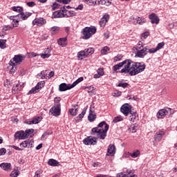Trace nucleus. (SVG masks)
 <instances>
[{
	"mask_svg": "<svg viewBox=\"0 0 177 177\" xmlns=\"http://www.w3.org/2000/svg\"><path fill=\"white\" fill-rule=\"evenodd\" d=\"M50 56V54H41V57H42V59H48V57H49Z\"/></svg>",
	"mask_w": 177,
	"mask_h": 177,
	"instance_id": "61",
	"label": "nucleus"
},
{
	"mask_svg": "<svg viewBox=\"0 0 177 177\" xmlns=\"http://www.w3.org/2000/svg\"><path fill=\"white\" fill-rule=\"evenodd\" d=\"M60 100H62V99L59 97H56L54 99V102L55 103V106H58V104H60Z\"/></svg>",
	"mask_w": 177,
	"mask_h": 177,
	"instance_id": "53",
	"label": "nucleus"
},
{
	"mask_svg": "<svg viewBox=\"0 0 177 177\" xmlns=\"http://www.w3.org/2000/svg\"><path fill=\"white\" fill-rule=\"evenodd\" d=\"M4 86H6V88H9V86H10V81H8V80H6L4 82Z\"/></svg>",
	"mask_w": 177,
	"mask_h": 177,
	"instance_id": "60",
	"label": "nucleus"
},
{
	"mask_svg": "<svg viewBox=\"0 0 177 177\" xmlns=\"http://www.w3.org/2000/svg\"><path fill=\"white\" fill-rule=\"evenodd\" d=\"M122 94V92L119 91H116L115 92L113 93L112 95L115 97H119V96H121Z\"/></svg>",
	"mask_w": 177,
	"mask_h": 177,
	"instance_id": "51",
	"label": "nucleus"
},
{
	"mask_svg": "<svg viewBox=\"0 0 177 177\" xmlns=\"http://www.w3.org/2000/svg\"><path fill=\"white\" fill-rule=\"evenodd\" d=\"M24 59H26V56L22 55H15L12 60L15 62L14 63L15 64V66H17V64H21Z\"/></svg>",
	"mask_w": 177,
	"mask_h": 177,
	"instance_id": "12",
	"label": "nucleus"
},
{
	"mask_svg": "<svg viewBox=\"0 0 177 177\" xmlns=\"http://www.w3.org/2000/svg\"><path fill=\"white\" fill-rule=\"evenodd\" d=\"M0 167L4 171H12V165L8 162H3L0 164Z\"/></svg>",
	"mask_w": 177,
	"mask_h": 177,
	"instance_id": "21",
	"label": "nucleus"
},
{
	"mask_svg": "<svg viewBox=\"0 0 177 177\" xmlns=\"http://www.w3.org/2000/svg\"><path fill=\"white\" fill-rule=\"evenodd\" d=\"M148 50H149V46L142 47V48L137 50L136 55L137 56V57H140L143 59V57H145L146 55H147Z\"/></svg>",
	"mask_w": 177,
	"mask_h": 177,
	"instance_id": "9",
	"label": "nucleus"
},
{
	"mask_svg": "<svg viewBox=\"0 0 177 177\" xmlns=\"http://www.w3.org/2000/svg\"><path fill=\"white\" fill-rule=\"evenodd\" d=\"M147 52H149V53H156V52H157V48H149L148 47Z\"/></svg>",
	"mask_w": 177,
	"mask_h": 177,
	"instance_id": "57",
	"label": "nucleus"
},
{
	"mask_svg": "<svg viewBox=\"0 0 177 177\" xmlns=\"http://www.w3.org/2000/svg\"><path fill=\"white\" fill-rule=\"evenodd\" d=\"M20 174V171L17 169H15L11 172L10 176L17 177L19 176V174Z\"/></svg>",
	"mask_w": 177,
	"mask_h": 177,
	"instance_id": "45",
	"label": "nucleus"
},
{
	"mask_svg": "<svg viewBox=\"0 0 177 177\" xmlns=\"http://www.w3.org/2000/svg\"><path fill=\"white\" fill-rule=\"evenodd\" d=\"M48 38H49V35L46 34L43 35L41 37V39H42L43 41H46V39H48Z\"/></svg>",
	"mask_w": 177,
	"mask_h": 177,
	"instance_id": "59",
	"label": "nucleus"
},
{
	"mask_svg": "<svg viewBox=\"0 0 177 177\" xmlns=\"http://www.w3.org/2000/svg\"><path fill=\"white\" fill-rule=\"evenodd\" d=\"M143 42L139 41L137 44V46L135 47L136 52L138 50H140V49L143 48Z\"/></svg>",
	"mask_w": 177,
	"mask_h": 177,
	"instance_id": "43",
	"label": "nucleus"
},
{
	"mask_svg": "<svg viewBox=\"0 0 177 177\" xmlns=\"http://www.w3.org/2000/svg\"><path fill=\"white\" fill-rule=\"evenodd\" d=\"M78 105H73V108L68 110V113L71 114V115H73V117H75V115L78 114V109L75 108Z\"/></svg>",
	"mask_w": 177,
	"mask_h": 177,
	"instance_id": "24",
	"label": "nucleus"
},
{
	"mask_svg": "<svg viewBox=\"0 0 177 177\" xmlns=\"http://www.w3.org/2000/svg\"><path fill=\"white\" fill-rule=\"evenodd\" d=\"M27 5L29 6V8H34L35 6V2L34 1H29L27 3Z\"/></svg>",
	"mask_w": 177,
	"mask_h": 177,
	"instance_id": "58",
	"label": "nucleus"
},
{
	"mask_svg": "<svg viewBox=\"0 0 177 177\" xmlns=\"http://www.w3.org/2000/svg\"><path fill=\"white\" fill-rule=\"evenodd\" d=\"M41 120H42V117L38 116V117L34 118L32 120L27 121L26 124L28 125H32V124H39Z\"/></svg>",
	"mask_w": 177,
	"mask_h": 177,
	"instance_id": "20",
	"label": "nucleus"
},
{
	"mask_svg": "<svg viewBox=\"0 0 177 177\" xmlns=\"http://www.w3.org/2000/svg\"><path fill=\"white\" fill-rule=\"evenodd\" d=\"M84 81V77H79L76 81H75L72 84H68L66 83H62L59 85V89L60 92H64L66 91H68V89H73L74 86H77L80 82H82Z\"/></svg>",
	"mask_w": 177,
	"mask_h": 177,
	"instance_id": "4",
	"label": "nucleus"
},
{
	"mask_svg": "<svg viewBox=\"0 0 177 177\" xmlns=\"http://www.w3.org/2000/svg\"><path fill=\"white\" fill-rule=\"evenodd\" d=\"M15 17H15V16L10 17V20H12L11 24L14 28L15 27H19V20L15 19Z\"/></svg>",
	"mask_w": 177,
	"mask_h": 177,
	"instance_id": "27",
	"label": "nucleus"
},
{
	"mask_svg": "<svg viewBox=\"0 0 177 177\" xmlns=\"http://www.w3.org/2000/svg\"><path fill=\"white\" fill-rule=\"evenodd\" d=\"M62 13L64 15V17L67 16V12H68L67 10H66V6L63 7V9L60 10Z\"/></svg>",
	"mask_w": 177,
	"mask_h": 177,
	"instance_id": "55",
	"label": "nucleus"
},
{
	"mask_svg": "<svg viewBox=\"0 0 177 177\" xmlns=\"http://www.w3.org/2000/svg\"><path fill=\"white\" fill-rule=\"evenodd\" d=\"M142 37L144 38V39H146V38H147V37H149V32H145L143 33Z\"/></svg>",
	"mask_w": 177,
	"mask_h": 177,
	"instance_id": "64",
	"label": "nucleus"
},
{
	"mask_svg": "<svg viewBox=\"0 0 177 177\" xmlns=\"http://www.w3.org/2000/svg\"><path fill=\"white\" fill-rule=\"evenodd\" d=\"M57 44L62 48L67 46V37H62L57 40Z\"/></svg>",
	"mask_w": 177,
	"mask_h": 177,
	"instance_id": "22",
	"label": "nucleus"
},
{
	"mask_svg": "<svg viewBox=\"0 0 177 177\" xmlns=\"http://www.w3.org/2000/svg\"><path fill=\"white\" fill-rule=\"evenodd\" d=\"M97 74H99L102 77V75H103V74H104L103 69H102V68L98 69Z\"/></svg>",
	"mask_w": 177,
	"mask_h": 177,
	"instance_id": "63",
	"label": "nucleus"
},
{
	"mask_svg": "<svg viewBox=\"0 0 177 177\" xmlns=\"http://www.w3.org/2000/svg\"><path fill=\"white\" fill-rule=\"evenodd\" d=\"M84 52L86 53V57H88L90 55H93V53L95 52V49H93V48H86Z\"/></svg>",
	"mask_w": 177,
	"mask_h": 177,
	"instance_id": "34",
	"label": "nucleus"
},
{
	"mask_svg": "<svg viewBox=\"0 0 177 177\" xmlns=\"http://www.w3.org/2000/svg\"><path fill=\"white\" fill-rule=\"evenodd\" d=\"M149 19L152 24H158L160 23V18L154 13L149 15Z\"/></svg>",
	"mask_w": 177,
	"mask_h": 177,
	"instance_id": "17",
	"label": "nucleus"
},
{
	"mask_svg": "<svg viewBox=\"0 0 177 177\" xmlns=\"http://www.w3.org/2000/svg\"><path fill=\"white\" fill-rule=\"evenodd\" d=\"M13 12H17V13H19L17 15H15V17H19V19H21V20H27L28 17L32 15L31 12H26L24 13V9L20 6H13L11 8Z\"/></svg>",
	"mask_w": 177,
	"mask_h": 177,
	"instance_id": "3",
	"label": "nucleus"
},
{
	"mask_svg": "<svg viewBox=\"0 0 177 177\" xmlns=\"http://www.w3.org/2000/svg\"><path fill=\"white\" fill-rule=\"evenodd\" d=\"M124 68L120 71L122 74H129L131 76L135 75V62L131 59L123 61Z\"/></svg>",
	"mask_w": 177,
	"mask_h": 177,
	"instance_id": "2",
	"label": "nucleus"
},
{
	"mask_svg": "<svg viewBox=\"0 0 177 177\" xmlns=\"http://www.w3.org/2000/svg\"><path fill=\"white\" fill-rule=\"evenodd\" d=\"M109 50H110V48L109 46H104L100 51L101 55H107Z\"/></svg>",
	"mask_w": 177,
	"mask_h": 177,
	"instance_id": "41",
	"label": "nucleus"
},
{
	"mask_svg": "<svg viewBox=\"0 0 177 177\" xmlns=\"http://www.w3.org/2000/svg\"><path fill=\"white\" fill-rule=\"evenodd\" d=\"M6 154V149L1 148L0 149V156H5Z\"/></svg>",
	"mask_w": 177,
	"mask_h": 177,
	"instance_id": "56",
	"label": "nucleus"
},
{
	"mask_svg": "<svg viewBox=\"0 0 177 177\" xmlns=\"http://www.w3.org/2000/svg\"><path fill=\"white\" fill-rule=\"evenodd\" d=\"M60 8V4L57 3H53L52 5V10H56V9H59Z\"/></svg>",
	"mask_w": 177,
	"mask_h": 177,
	"instance_id": "49",
	"label": "nucleus"
},
{
	"mask_svg": "<svg viewBox=\"0 0 177 177\" xmlns=\"http://www.w3.org/2000/svg\"><path fill=\"white\" fill-rule=\"evenodd\" d=\"M116 177H138V176L133 174V176H129L127 174H124V173H119L117 174Z\"/></svg>",
	"mask_w": 177,
	"mask_h": 177,
	"instance_id": "42",
	"label": "nucleus"
},
{
	"mask_svg": "<svg viewBox=\"0 0 177 177\" xmlns=\"http://www.w3.org/2000/svg\"><path fill=\"white\" fill-rule=\"evenodd\" d=\"M109 126L106 123V122H101L97 127H94L92 129L91 132L93 135L97 133V138L104 140L106 136H107V131H109Z\"/></svg>",
	"mask_w": 177,
	"mask_h": 177,
	"instance_id": "1",
	"label": "nucleus"
},
{
	"mask_svg": "<svg viewBox=\"0 0 177 177\" xmlns=\"http://www.w3.org/2000/svg\"><path fill=\"white\" fill-rule=\"evenodd\" d=\"M20 91H21V84H17L12 88V92L14 95H16V93H19Z\"/></svg>",
	"mask_w": 177,
	"mask_h": 177,
	"instance_id": "25",
	"label": "nucleus"
},
{
	"mask_svg": "<svg viewBox=\"0 0 177 177\" xmlns=\"http://www.w3.org/2000/svg\"><path fill=\"white\" fill-rule=\"evenodd\" d=\"M109 19H110V16L109 15L106 14L104 15L99 22L100 27H106V24L109 21Z\"/></svg>",
	"mask_w": 177,
	"mask_h": 177,
	"instance_id": "15",
	"label": "nucleus"
},
{
	"mask_svg": "<svg viewBox=\"0 0 177 177\" xmlns=\"http://www.w3.org/2000/svg\"><path fill=\"white\" fill-rule=\"evenodd\" d=\"M51 35H56V34H59V31H60V27L59 26H53L50 30Z\"/></svg>",
	"mask_w": 177,
	"mask_h": 177,
	"instance_id": "28",
	"label": "nucleus"
},
{
	"mask_svg": "<svg viewBox=\"0 0 177 177\" xmlns=\"http://www.w3.org/2000/svg\"><path fill=\"white\" fill-rule=\"evenodd\" d=\"M88 118L90 122H93V121L96 120V114H95V109H93H93L90 108L89 115Z\"/></svg>",
	"mask_w": 177,
	"mask_h": 177,
	"instance_id": "18",
	"label": "nucleus"
},
{
	"mask_svg": "<svg viewBox=\"0 0 177 177\" xmlns=\"http://www.w3.org/2000/svg\"><path fill=\"white\" fill-rule=\"evenodd\" d=\"M84 2L87 3V5H89V6H92L97 3L96 0H84Z\"/></svg>",
	"mask_w": 177,
	"mask_h": 177,
	"instance_id": "37",
	"label": "nucleus"
},
{
	"mask_svg": "<svg viewBox=\"0 0 177 177\" xmlns=\"http://www.w3.org/2000/svg\"><path fill=\"white\" fill-rule=\"evenodd\" d=\"M84 145H86V146L89 145H96L97 143V139L96 138H92V137H87L83 140Z\"/></svg>",
	"mask_w": 177,
	"mask_h": 177,
	"instance_id": "10",
	"label": "nucleus"
},
{
	"mask_svg": "<svg viewBox=\"0 0 177 177\" xmlns=\"http://www.w3.org/2000/svg\"><path fill=\"white\" fill-rule=\"evenodd\" d=\"M42 172H43V171H42L41 169L37 170V171L35 172L34 177H41V175Z\"/></svg>",
	"mask_w": 177,
	"mask_h": 177,
	"instance_id": "54",
	"label": "nucleus"
},
{
	"mask_svg": "<svg viewBox=\"0 0 177 177\" xmlns=\"http://www.w3.org/2000/svg\"><path fill=\"white\" fill-rule=\"evenodd\" d=\"M136 24H140V26H142V24H145V23H146V19L145 18H142L140 17H136Z\"/></svg>",
	"mask_w": 177,
	"mask_h": 177,
	"instance_id": "33",
	"label": "nucleus"
},
{
	"mask_svg": "<svg viewBox=\"0 0 177 177\" xmlns=\"http://www.w3.org/2000/svg\"><path fill=\"white\" fill-rule=\"evenodd\" d=\"M168 111H167L166 109H160L157 113V117L158 118H164V117H165Z\"/></svg>",
	"mask_w": 177,
	"mask_h": 177,
	"instance_id": "23",
	"label": "nucleus"
},
{
	"mask_svg": "<svg viewBox=\"0 0 177 177\" xmlns=\"http://www.w3.org/2000/svg\"><path fill=\"white\" fill-rule=\"evenodd\" d=\"M10 66H12V68H10V74H13V73H15V71H16V64L13 62V61H12V60H10Z\"/></svg>",
	"mask_w": 177,
	"mask_h": 177,
	"instance_id": "35",
	"label": "nucleus"
},
{
	"mask_svg": "<svg viewBox=\"0 0 177 177\" xmlns=\"http://www.w3.org/2000/svg\"><path fill=\"white\" fill-rule=\"evenodd\" d=\"M85 56H86L85 50L80 51L77 53V57H78L79 60H82L84 59V57H85Z\"/></svg>",
	"mask_w": 177,
	"mask_h": 177,
	"instance_id": "36",
	"label": "nucleus"
},
{
	"mask_svg": "<svg viewBox=\"0 0 177 177\" xmlns=\"http://www.w3.org/2000/svg\"><path fill=\"white\" fill-rule=\"evenodd\" d=\"M115 154V145L111 144L108 147L106 156H114Z\"/></svg>",
	"mask_w": 177,
	"mask_h": 177,
	"instance_id": "16",
	"label": "nucleus"
},
{
	"mask_svg": "<svg viewBox=\"0 0 177 177\" xmlns=\"http://www.w3.org/2000/svg\"><path fill=\"white\" fill-rule=\"evenodd\" d=\"M86 113V110H83L82 112L79 114V115L77 117H76V121H79V120H82V118H84V116L85 115V114Z\"/></svg>",
	"mask_w": 177,
	"mask_h": 177,
	"instance_id": "39",
	"label": "nucleus"
},
{
	"mask_svg": "<svg viewBox=\"0 0 177 177\" xmlns=\"http://www.w3.org/2000/svg\"><path fill=\"white\" fill-rule=\"evenodd\" d=\"M120 111L125 115V117H128L129 114H132V106L129 105V104H124L121 107H120Z\"/></svg>",
	"mask_w": 177,
	"mask_h": 177,
	"instance_id": "7",
	"label": "nucleus"
},
{
	"mask_svg": "<svg viewBox=\"0 0 177 177\" xmlns=\"http://www.w3.org/2000/svg\"><path fill=\"white\" fill-rule=\"evenodd\" d=\"M122 57H123L122 55H118L114 57L113 60L114 62H120L122 60Z\"/></svg>",
	"mask_w": 177,
	"mask_h": 177,
	"instance_id": "50",
	"label": "nucleus"
},
{
	"mask_svg": "<svg viewBox=\"0 0 177 177\" xmlns=\"http://www.w3.org/2000/svg\"><path fill=\"white\" fill-rule=\"evenodd\" d=\"M146 68V64L140 63V62H134V73L135 75L139 74L140 73H142L145 71Z\"/></svg>",
	"mask_w": 177,
	"mask_h": 177,
	"instance_id": "8",
	"label": "nucleus"
},
{
	"mask_svg": "<svg viewBox=\"0 0 177 177\" xmlns=\"http://www.w3.org/2000/svg\"><path fill=\"white\" fill-rule=\"evenodd\" d=\"M28 145H30V140L24 141L20 144V146H22L23 147H27Z\"/></svg>",
	"mask_w": 177,
	"mask_h": 177,
	"instance_id": "48",
	"label": "nucleus"
},
{
	"mask_svg": "<svg viewBox=\"0 0 177 177\" xmlns=\"http://www.w3.org/2000/svg\"><path fill=\"white\" fill-rule=\"evenodd\" d=\"M82 32L83 34V39H89L92 35L96 34V28L86 27L82 30Z\"/></svg>",
	"mask_w": 177,
	"mask_h": 177,
	"instance_id": "5",
	"label": "nucleus"
},
{
	"mask_svg": "<svg viewBox=\"0 0 177 177\" xmlns=\"http://www.w3.org/2000/svg\"><path fill=\"white\" fill-rule=\"evenodd\" d=\"M34 133V129H29L25 131V133L27 135V138L31 134Z\"/></svg>",
	"mask_w": 177,
	"mask_h": 177,
	"instance_id": "52",
	"label": "nucleus"
},
{
	"mask_svg": "<svg viewBox=\"0 0 177 177\" xmlns=\"http://www.w3.org/2000/svg\"><path fill=\"white\" fill-rule=\"evenodd\" d=\"M174 27H175V24L174 23H171L168 25V30H172V28H174Z\"/></svg>",
	"mask_w": 177,
	"mask_h": 177,
	"instance_id": "62",
	"label": "nucleus"
},
{
	"mask_svg": "<svg viewBox=\"0 0 177 177\" xmlns=\"http://www.w3.org/2000/svg\"><path fill=\"white\" fill-rule=\"evenodd\" d=\"M50 111L52 115H54L55 117L60 115V104L54 106V108H51Z\"/></svg>",
	"mask_w": 177,
	"mask_h": 177,
	"instance_id": "13",
	"label": "nucleus"
},
{
	"mask_svg": "<svg viewBox=\"0 0 177 177\" xmlns=\"http://www.w3.org/2000/svg\"><path fill=\"white\" fill-rule=\"evenodd\" d=\"M45 86V81H41L37 83V84L33 87L31 90L28 91L27 95H33L34 93H38L42 88Z\"/></svg>",
	"mask_w": 177,
	"mask_h": 177,
	"instance_id": "6",
	"label": "nucleus"
},
{
	"mask_svg": "<svg viewBox=\"0 0 177 177\" xmlns=\"http://www.w3.org/2000/svg\"><path fill=\"white\" fill-rule=\"evenodd\" d=\"M118 87L119 88H123V89H125V88H127V86H129V84L128 83H119L117 85Z\"/></svg>",
	"mask_w": 177,
	"mask_h": 177,
	"instance_id": "44",
	"label": "nucleus"
},
{
	"mask_svg": "<svg viewBox=\"0 0 177 177\" xmlns=\"http://www.w3.org/2000/svg\"><path fill=\"white\" fill-rule=\"evenodd\" d=\"M62 17H64V14L62 13V11L60 10L54 12L52 16L53 19H59Z\"/></svg>",
	"mask_w": 177,
	"mask_h": 177,
	"instance_id": "26",
	"label": "nucleus"
},
{
	"mask_svg": "<svg viewBox=\"0 0 177 177\" xmlns=\"http://www.w3.org/2000/svg\"><path fill=\"white\" fill-rule=\"evenodd\" d=\"M123 120H124V118H122V116H117V117L114 118L113 122L117 124V122H120V121H123Z\"/></svg>",
	"mask_w": 177,
	"mask_h": 177,
	"instance_id": "46",
	"label": "nucleus"
},
{
	"mask_svg": "<svg viewBox=\"0 0 177 177\" xmlns=\"http://www.w3.org/2000/svg\"><path fill=\"white\" fill-rule=\"evenodd\" d=\"M48 165H50V167H59V165H60V162L55 159H50L48 160Z\"/></svg>",
	"mask_w": 177,
	"mask_h": 177,
	"instance_id": "29",
	"label": "nucleus"
},
{
	"mask_svg": "<svg viewBox=\"0 0 177 177\" xmlns=\"http://www.w3.org/2000/svg\"><path fill=\"white\" fill-rule=\"evenodd\" d=\"M129 156H131L132 158H137L140 156V151L139 149L133 151L132 153H129Z\"/></svg>",
	"mask_w": 177,
	"mask_h": 177,
	"instance_id": "32",
	"label": "nucleus"
},
{
	"mask_svg": "<svg viewBox=\"0 0 177 177\" xmlns=\"http://www.w3.org/2000/svg\"><path fill=\"white\" fill-rule=\"evenodd\" d=\"M165 135V133L163 131H158L154 135V140L156 142H160L162 139V137Z\"/></svg>",
	"mask_w": 177,
	"mask_h": 177,
	"instance_id": "19",
	"label": "nucleus"
},
{
	"mask_svg": "<svg viewBox=\"0 0 177 177\" xmlns=\"http://www.w3.org/2000/svg\"><path fill=\"white\" fill-rule=\"evenodd\" d=\"M124 66V61L115 65L113 66V71H117V70H120V68H121V67H122Z\"/></svg>",
	"mask_w": 177,
	"mask_h": 177,
	"instance_id": "38",
	"label": "nucleus"
},
{
	"mask_svg": "<svg viewBox=\"0 0 177 177\" xmlns=\"http://www.w3.org/2000/svg\"><path fill=\"white\" fill-rule=\"evenodd\" d=\"M46 24V21L44 19V18H38L32 21V24L34 26L37 24V26H38L39 27H41V26H44V24Z\"/></svg>",
	"mask_w": 177,
	"mask_h": 177,
	"instance_id": "14",
	"label": "nucleus"
},
{
	"mask_svg": "<svg viewBox=\"0 0 177 177\" xmlns=\"http://www.w3.org/2000/svg\"><path fill=\"white\" fill-rule=\"evenodd\" d=\"M15 138L19 139V140H24V139H27V133L24 131H17L15 134Z\"/></svg>",
	"mask_w": 177,
	"mask_h": 177,
	"instance_id": "11",
	"label": "nucleus"
},
{
	"mask_svg": "<svg viewBox=\"0 0 177 177\" xmlns=\"http://www.w3.org/2000/svg\"><path fill=\"white\" fill-rule=\"evenodd\" d=\"M96 5H106V6H110L111 1L107 0H98Z\"/></svg>",
	"mask_w": 177,
	"mask_h": 177,
	"instance_id": "31",
	"label": "nucleus"
},
{
	"mask_svg": "<svg viewBox=\"0 0 177 177\" xmlns=\"http://www.w3.org/2000/svg\"><path fill=\"white\" fill-rule=\"evenodd\" d=\"M130 114V121H131L132 122H136V121L139 120L138 118V113H136V112H131V113Z\"/></svg>",
	"mask_w": 177,
	"mask_h": 177,
	"instance_id": "30",
	"label": "nucleus"
},
{
	"mask_svg": "<svg viewBox=\"0 0 177 177\" xmlns=\"http://www.w3.org/2000/svg\"><path fill=\"white\" fill-rule=\"evenodd\" d=\"M0 48L1 49L6 48V39H0Z\"/></svg>",
	"mask_w": 177,
	"mask_h": 177,
	"instance_id": "40",
	"label": "nucleus"
},
{
	"mask_svg": "<svg viewBox=\"0 0 177 177\" xmlns=\"http://www.w3.org/2000/svg\"><path fill=\"white\" fill-rule=\"evenodd\" d=\"M164 45H165V43H164V41L158 44L156 48V50H160V49H162V48L164 47Z\"/></svg>",
	"mask_w": 177,
	"mask_h": 177,
	"instance_id": "47",
	"label": "nucleus"
}]
</instances>
